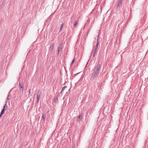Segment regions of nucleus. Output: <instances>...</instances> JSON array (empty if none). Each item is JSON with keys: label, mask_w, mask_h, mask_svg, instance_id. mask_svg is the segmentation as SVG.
<instances>
[{"label": "nucleus", "mask_w": 148, "mask_h": 148, "mask_svg": "<svg viewBox=\"0 0 148 148\" xmlns=\"http://www.w3.org/2000/svg\"><path fill=\"white\" fill-rule=\"evenodd\" d=\"M11 97L10 96V94L9 92L8 94V96L7 97V99L8 100L10 99L11 98Z\"/></svg>", "instance_id": "obj_9"}, {"label": "nucleus", "mask_w": 148, "mask_h": 148, "mask_svg": "<svg viewBox=\"0 0 148 148\" xmlns=\"http://www.w3.org/2000/svg\"><path fill=\"white\" fill-rule=\"evenodd\" d=\"M96 52H95V51H94V52L93 53V57H94L95 55V53H96Z\"/></svg>", "instance_id": "obj_20"}, {"label": "nucleus", "mask_w": 148, "mask_h": 148, "mask_svg": "<svg viewBox=\"0 0 148 148\" xmlns=\"http://www.w3.org/2000/svg\"><path fill=\"white\" fill-rule=\"evenodd\" d=\"M42 118L44 120H45V116L44 115H42Z\"/></svg>", "instance_id": "obj_18"}, {"label": "nucleus", "mask_w": 148, "mask_h": 148, "mask_svg": "<svg viewBox=\"0 0 148 148\" xmlns=\"http://www.w3.org/2000/svg\"><path fill=\"white\" fill-rule=\"evenodd\" d=\"M19 87H20V89L22 91H23V84L22 83H19Z\"/></svg>", "instance_id": "obj_6"}, {"label": "nucleus", "mask_w": 148, "mask_h": 148, "mask_svg": "<svg viewBox=\"0 0 148 148\" xmlns=\"http://www.w3.org/2000/svg\"><path fill=\"white\" fill-rule=\"evenodd\" d=\"M122 0H118L116 5L117 9H119L122 6Z\"/></svg>", "instance_id": "obj_1"}, {"label": "nucleus", "mask_w": 148, "mask_h": 148, "mask_svg": "<svg viewBox=\"0 0 148 148\" xmlns=\"http://www.w3.org/2000/svg\"><path fill=\"white\" fill-rule=\"evenodd\" d=\"M98 44H97L95 46V50H94V51H95V52H97V48L98 47Z\"/></svg>", "instance_id": "obj_10"}, {"label": "nucleus", "mask_w": 148, "mask_h": 148, "mask_svg": "<svg viewBox=\"0 0 148 148\" xmlns=\"http://www.w3.org/2000/svg\"><path fill=\"white\" fill-rule=\"evenodd\" d=\"M99 73H97V72H95V73L92 76L91 79H94L97 77L98 76Z\"/></svg>", "instance_id": "obj_4"}, {"label": "nucleus", "mask_w": 148, "mask_h": 148, "mask_svg": "<svg viewBox=\"0 0 148 148\" xmlns=\"http://www.w3.org/2000/svg\"><path fill=\"white\" fill-rule=\"evenodd\" d=\"M57 51H57V54H58L59 52V51H60L59 50H57Z\"/></svg>", "instance_id": "obj_22"}, {"label": "nucleus", "mask_w": 148, "mask_h": 148, "mask_svg": "<svg viewBox=\"0 0 148 148\" xmlns=\"http://www.w3.org/2000/svg\"><path fill=\"white\" fill-rule=\"evenodd\" d=\"M40 95L41 92L39 91L38 92L37 95V99L36 100V102L37 103H38L39 102Z\"/></svg>", "instance_id": "obj_2"}, {"label": "nucleus", "mask_w": 148, "mask_h": 148, "mask_svg": "<svg viewBox=\"0 0 148 148\" xmlns=\"http://www.w3.org/2000/svg\"><path fill=\"white\" fill-rule=\"evenodd\" d=\"M5 110L3 108V109H2L1 111V113H2H2L3 114L4 113V112Z\"/></svg>", "instance_id": "obj_17"}, {"label": "nucleus", "mask_w": 148, "mask_h": 148, "mask_svg": "<svg viewBox=\"0 0 148 148\" xmlns=\"http://www.w3.org/2000/svg\"><path fill=\"white\" fill-rule=\"evenodd\" d=\"M3 114L2 113H2H1L0 114V117L2 116V115H3Z\"/></svg>", "instance_id": "obj_21"}, {"label": "nucleus", "mask_w": 148, "mask_h": 148, "mask_svg": "<svg viewBox=\"0 0 148 148\" xmlns=\"http://www.w3.org/2000/svg\"><path fill=\"white\" fill-rule=\"evenodd\" d=\"M53 100L55 102H56L58 101V99L57 97H55L54 99H53Z\"/></svg>", "instance_id": "obj_12"}, {"label": "nucleus", "mask_w": 148, "mask_h": 148, "mask_svg": "<svg viewBox=\"0 0 148 148\" xmlns=\"http://www.w3.org/2000/svg\"><path fill=\"white\" fill-rule=\"evenodd\" d=\"M75 59L74 58L72 60L71 63V65H72L73 64L74 62L75 61Z\"/></svg>", "instance_id": "obj_16"}, {"label": "nucleus", "mask_w": 148, "mask_h": 148, "mask_svg": "<svg viewBox=\"0 0 148 148\" xmlns=\"http://www.w3.org/2000/svg\"><path fill=\"white\" fill-rule=\"evenodd\" d=\"M63 25H64V24L63 23H62L61 24V26H60V32L61 30L62 29L63 27Z\"/></svg>", "instance_id": "obj_14"}, {"label": "nucleus", "mask_w": 148, "mask_h": 148, "mask_svg": "<svg viewBox=\"0 0 148 148\" xmlns=\"http://www.w3.org/2000/svg\"><path fill=\"white\" fill-rule=\"evenodd\" d=\"M62 47V43H61L58 46L57 50H59L60 51L61 50V49Z\"/></svg>", "instance_id": "obj_7"}, {"label": "nucleus", "mask_w": 148, "mask_h": 148, "mask_svg": "<svg viewBox=\"0 0 148 148\" xmlns=\"http://www.w3.org/2000/svg\"><path fill=\"white\" fill-rule=\"evenodd\" d=\"M8 107V106L7 104L6 103L4 105L3 109H4L5 110H6Z\"/></svg>", "instance_id": "obj_11"}, {"label": "nucleus", "mask_w": 148, "mask_h": 148, "mask_svg": "<svg viewBox=\"0 0 148 148\" xmlns=\"http://www.w3.org/2000/svg\"><path fill=\"white\" fill-rule=\"evenodd\" d=\"M54 46V44L53 43H52L49 49V51H50L53 49Z\"/></svg>", "instance_id": "obj_5"}, {"label": "nucleus", "mask_w": 148, "mask_h": 148, "mask_svg": "<svg viewBox=\"0 0 148 148\" xmlns=\"http://www.w3.org/2000/svg\"><path fill=\"white\" fill-rule=\"evenodd\" d=\"M101 66V64H99L98 65L96 68V69L95 70V72H97V73H99V71L100 69Z\"/></svg>", "instance_id": "obj_3"}, {"label": "nucleus", "mask_w": 148, "mask_h": 148, "mask_svg": "<svg viewBox=\"0 0 148 148\" xmlns=\"http://www.w3.org/2000/svg\"><path fill=\"white\" fill-rule=\"evenodd\" d=\"M99 36H98V38L97 39V44H98V45H99Z\"/></svg>", "instance_id": "obj_13"}, {"label": "nucleus", "mask_w": 148, "mask_h": 148, "mask_svg": "<svg viewBox=\"0 0 148 148\" xmlns=\"http://www.w3.org/2000/svg\"><path fill=\"white\" fill-rule=\"evenodd\" d=\"M78 118H79V119L80 120V119H82V116L81 115H80V116H79Z\"/></svg>", "instance_id": "obj_19"}, {"label": "nucleus", "mask_w": 148, "mask_h": 148, "mask_svg": "<svg viewBox=\"0 0 148 148\" xmlns=\"http://www.w3.org/2000/svg\"><path fill=\"white\" fill-rule=\"evenodd\" d=\"M67 87L66 86H64L62 88V90L61 91V93L62 94L63 93L64 90Z\"/></svg>", "instance_id": "obj_8"}, {"label": "nucleus", "mask_w": 148, "mask_h": 148, "mask_svg": "<svg viewBox=\"0 0 148 148\" xmlns=\"http://www.w3.org/2000/svg\"><path fill=\"white\" fill-rule=\"evenodd\" d=\"M77 21H75V23H74V27H75L77 25Z\"/></svg>", "instance_id": "obj_15"}]
</instances>
